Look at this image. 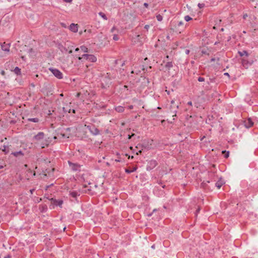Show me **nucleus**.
Masks as SVG:
<instances>
[{"instance_id":"f257e3e1","label":"nucleus","mask_w":258,"mask_h":258,"mask_svg":"<svg viewBox=\"0 0 258 258\" xmlns=\"http://www.w3.org/2000/svg\"><path fill=\"white\" fill-rule=\"evenodd\" d=\"M75 56L81 62H83L85 60L91 62H95L97 61V57L93 54H84L81 56L80 54H75Z\"/></svg>"},{"instance_id":"f03ea898","label":"nucleus","mask_w":258,"mask_h":258,"mask_svg":"<svg viewBox=\"0 0 258 258\" xmlns=\"http://www.w3.org/2000/svg\"><path fill=\"white\" fill-rule=\"evenodd\" d=\"M145 62L144 64L140 65L138 66L142 71H143V73H145L146 72H151L152 67L150 66L149 60H148L147 57H146L144 59Z\"/></svg>"},{"instance_id":"7ed1b4c3","label":"nucleus","mask_w":258,"mask_h":258,"mask_svg":"<svg viewBox=\"0 0 258 258\" xmlns=\"http://www.w3.org/2000/svg\"><path fill=\"white\" fill-rule=\"evenodd\" d=\"M153 142V140H144L141 145L138 144L136 147L138 148V146H141L142 147V150L146 149L149 150L152 148Z\"/></svg>"},{"instance_id":"20e7f679","label":"nucleus","mask_w":258,"mask_h":258,"mask_svg":"<svg viewBox=\"0 0 258 258\" xmlns=\"http://www.w3.org/2000/svg\"><path fill=\"white\" fill-rule=\"evenodd\" d=\"M85 127H86L93 136H97L100 134V131L95 127L94 124H85Z\"/></svg>"},{"instance_id":"39448f33","label":"nucleus","mask_w":258,"mask_h":258,"mask_svg":"<svg viewBox=\"0 0 258 258\" xmlns=\"http://www.w3.org/2000/svg\"><path fill=\"white\" fill-rule=\"evenodd\" d=\"M68 164L71 170L74 172H80L81 171V167L82 165L79 164L77 163H73L70 161H68Z\"/></svg>"},{"instance_id":"423d86ee","label":"nucleus","mask_w":258,"mask_h":258,"mask_svg":"<svg viewBox=\"0 0 258 258\" xmlns=\"http://www.w3.org/2000/svg\"><path fill=\"white\" fill-rule=\"evenodd\" d=\"M49 201L51 202L52 205L50 206V208L51 209L54 208L55 206H58L60 208L62 207V205L63 203V201L62 200H56L54 198H51L49 199Z\"/></svg>"},{"instance_id":"0eeeda50","label":"nucleus","mask_w":258,"mask_h":258,"mask_svg":"<svg viewBox=\"0 0 258 258\" xmlns=\"http://www.w3.org/2000/svg\"><path fill=\"white\" fill-rule=\"evenodd\" d=\"M49 70L51 72V73L57 79H61L63 78L62 73L58 69L50 68H49Z\"/></svg>"},{"instance_id":"6e6552de","label":"nucleus","mask_w":258,"mask_h":258,"mask_svg":"<svg viewBox=\"0 0 258 258\" xmlns=\"http://www.w3.org/2000/svg\"><path fill=\"white\" fill-rule=\"evenodd\" d=\"M157 165V162L155 160H151L149 161L146 167V169L148 171H150L154 169Z\"/></svg>"},{"instance_id":"1a4fd4ad","label":"nucleus","mask_w":258,"mask_h":258,"mask_svg":"<svg viewBox=\"0 0 258 258\" xmlns=\"http://www.w3.org/2000/svg\"><path fill=\"white\" fill-rule=\"evenodd\" d=\"M241 62L242 66L246 69H247L249 67H250L253 62L252 60H249L248 59H245L244 57L242 58Z\"/></svg>"},{"instance_id":"9d476101","label":"nucleus","mask_w":258,"mask_h":258,"mask_svg":"<svg viewBox=\"0 0 258 258\" xmlns=\"http://www.w3.org/2000/svg\"><path fill=\"white\" fill-rule=\"evenodd\" d=\"M143 71L139 67H135L133 70L132 71V74H135L136 75H142L144 73H142Z\"/></svg>"},{"instance_id":"9b49d317","label":"nucleus","mask_w":258,"mask_h":258,"mask_svg":"<svg viewBox=\"0 0 258 258\" xmlns=\"http://www.w3.org/2000/svg\"><path fill=\"white\" fill-rule=\"evenodd\" d=\"M44 137V134L43 132H39L37 135L34 136V139L36 141H39L43 139Z\"/></svg>"},{"instance_id":"f8f14e48","label":"nucleus","mask_w":258,"mask_h":258,"mask_svg":"<svg viewBox=\"0 0 258 258\" xmlns=\"http://www.w3.org/2000/svg\"><path fill=\"white\" fill-rule=\"evenodd\" d=\"M244 126L246 128H249L253 125V122L250 118H248L247 120H245L244 122Z\"/></svg>"},{"instance_id":"ddd939ff","label":"nucleus","mask_w":258,"mask_h":258,"mask_svg":"<svg viewBox=\"0 0 258 258\" xmlns=\"http://www.w3.org/2000/svg\"><path fill=\"white\" fill-rule=\"evenodd\" d=\"M70 30L73 32H77L78 31V25L72 23L69 26Z\"/></svg>"},{"instance_id":"4468645a","label":"nucleus","mask_w":258,"mask_h":258,"mask_svg":"<svg viewBox=\"0 0 258 258\" xmlns=\"http://www.w3.org/2000/svg\"><path fill=\"white\" fill-rule=\"evenodd\" d=\"M79 50H81L83 52H88L89 50L87 46L85 45H81L80 48H76L75 49V51L78 52Z\"/></svg>"},{"instance_id":"2eb2a0df","label":"nucleus","mask_w":258,"mask_h":258,"mask_svg":"<svg viewBox=\"0 0 258 258\" xmlns=\"http://www.w3.org/2000/svg\"><path fill=\"white\" fill-rule=\"evenodd\" d=\"M10 43H5L1 45L2 49L4 51L9 52L10 51Z\"/></svg>"},{"instance_id":"dca6fc26","label":"nucleus","mask_w":258,"mask_h":258,"mask_svg":"<svg viewBox=\"0 0 258 258\" xmlns=\"http://www.w3.org/2000/svg\"><path fill=\"white\" fill-rule=\"evenodd\" d=\"M62 110H63V111L64 113H67V112L71 113L72 111L73 113H75V110L74 109L72 110L71 108H70V106H68V105H66V107H63Z\"/></svg>"},{"instance_id":"f3484780","label":"nucleus","mask_w":258,"mask_h":258,"mask_svg":"<svg viewBox=\"0 0 258 258\" xmlns=\"http://www.w3.org/2000/svg\"><path fill=\"white\" fill-rule=\"evenodd\" d=\"M238 54L241 56L243 57L244 56H245L246 57H248L249 55V54L246 50H242V51H238Z\"/></svg>"},{"instance_id":"a211bd4d","label":"nucleus","mask_w":258,"mask_h":258,"mask_svg":"<svg viewBox=\"0 0 258 258\" xmlns=\"http://www.w3.org/2000/svg\"><path fill=\"white\" fill-rule=\"evenodd\" d=\"M69 195L73 198L76 199L78 196H80V194L78 192L76 191H70Z\"/></svg>"},{"instance_id":"6ab92c4d","label":"nucleus","mask_w":258,"mask_h":258,"mask_svg":"<svg viewBox=\"0 0 258 258\" xmlns=\"http://www.w3.org/2000/svg\"><path fill=\"white\" fill-rule=\"evenodd\" d=\"M11 154L16 157H18L19 156H24V153L22 151L12 152Z\"/></svg>"},{"instance_id":"aec40b11","label":"nucleus","mask_w":258,"mask_h":258,"mask_svg":"<svg viewBox=\"0 0 258 258\" xmlns=\"http://www.w3.org/2000/svg\"><path fill=\"white\" fill-rule=\"evenodd\" d=\"M0 149H2L5 154H8L9 152V148L8 146L4 145L2 147V148Z\"/></svg>"},{"instance_id":"412c9836","label":"nucleus","mask_w":258,"mask_h":258,"mask_svg":"<svg viewBox=\"0 0 258 258\" xmlns=\"http://www.w3.org/2000/svg\"><path fill=\"white\" fill-rule=\"evenodd\" d=\"M49 138H48V140H46L45 142L41 143V146L42 148H44L45 147H47L49 145V144L50 143V141L49 140Z\"/></svg>"},{"instance_id":"4be33fe9","label":"nucleus","mask_w":258,"mask_h":258,"mask_svg":"<svg viewBox=\"0 0 258 258\" xmlns=\"http://www.w3.org/2000/svg\"><path fill=\"white\" fill-rule=\"evenodd\" d=\"M115 110L119 113L123 112L124 110V107L121 106H118L115 108Z\"/></svg>"},{"instance_id":"5701e85b","label":"nucleus","mask_w":258,"mask_h":258,"mask_svg":"<svg viewBox=\"0 0 258 258\" xmlns=\"http://www.w3.org/2000/svg\"><path fill=\"white\" fill-rule=\"evenodd\" d=\"M223 183H224L222 180H219L215 183V186L217 187L218 189H220Z\"/></svg>"},{"instance_id":"b1692460","label":"nucleus","mask_w":258,"mask_h":258,"mask_svg":"<svg viewBox=\"0 0 258 258\" xmlns=\"http://www.w3.org/2000/svg\"><path fill=\"white\" fill-rule=\"evenodd\" d=\"M165 68L166 69H167L168 70H169L171 68L173 67V63L172 61H169V62H167L166 64H165Z\"/></svg>"},{"instance_id":"393cba45","label":"nucleus","mask_w":258,"mask_h":258,"mask_svg":"<svg viewBox=\"0 0 258 258\" xmlns=\"http://www.w3.org/2000/svg\"><path fill=\"white\" fill-rule=\"evenodd\" d=\"M28 121L33 122H38L39 121V118H29L27 119Z\"/></svg>"},{"instance_id":"a878e982","label":"nucleus","mask_w":258,"mask_h":258,"mask_svg":"<svg viewBox=\"0 0 258 258\" xmlns=\"http://www.w3.org/2000/svg\"><path fill=\"white\" fill-rule=\"evenodd\" d=\"M14 72L17 75H20L21 74V69L19 67H16L15 68V69L14 70Z\"/></svg>"},{"instance_id":"bb28decb","label":"nucleus","mask_w":258,"mask_h":258,"mask_svg":"<svg viewBox=\"0 0 258 258\" xmlns=\"http://www.w3.org/2000/svg\"><path fill=\"white\" fill-rule=\"evenodd\" d=\"M137 167H134L132 170H130L129 169L126 168V169H125V172L126 173L130 174V173H131L132 172H133L137 170Z\"/></svg>"},{"instance_id":"cd10ccee","label":"nucleus","mask_w":258,"mask_h":258,"mask_svg":"<svg viewBox=\"0 0 258 258\" xmlns=\"http://www.w3.org/2000/svg\"><path fill=\"white\" fill-rule=\"evenodd\" d=\"M98 15L101 17L104 20H107V17H106V15L102 13V12H99L98 13Z\"/></svg>"},{"instance_id":"c85d7f7f","label":"nucleus","mask_w":258,"mask_h":258,"mask_svg":"<svg viewBox=\"0 0 258 258\" xmlns=\"http://www.w3.org/2000/svg\"><path fill=\"white\" fill-rule=\"evenodd\" d=\"M156 17L158 21L161 22L163 20V17L160 14L157 15Z\"/></svg>"},{"instance_id":"c756f323","label":"nucleus","mask_w":258,"mask_h":258,"mask_svg":"<svg viewBox=\"0 0 258 258\" xmlns=\"http://www.w3.org/2000/svg\"><path fill=\"white\" fill-rule=\"evenodd\" d=\"M184 20L186 22H188L189 21L191 20L192 18L188 15H186L184 18Z\"/></svg>"},{"instance_id":"7c9ffc66","label":"nucleus","mask_w":258,"mask_h":258,"mask_svg":"<svg viewBox=\"0 0 258 258\" xmlns=\"http://www.w3.org/2000/svg\"><path fill=\"white\" fill-rule=\"evenodd\" d=\"M222 153L223 154H224V157L225 158H228L229 157V151L226 152V151H222Z\"/></svg>"},{"instance_id":"2f4dec72","label":"nucleus","mask_w":258,"mask_h":258,"mask_svg":"<svg viewBox=\"0 0 258 258\" xmlns=\"http://www.w3.org/2000/svg\"><path fill=\"white\" fill-rule=\"evenodd\" d=\"M198 6L199 9H201L205 7V4L204 3H199Z\"/></svg>"},{"instance_id":"473e14b6","label":"nucleus","mask_w":258,"mask_h":258,"mask_svg":"<svg viewBox=\"0 0 258 258\" xmlns=\"http://www.w3.org/2000/svg\"><path fill=\"white\" fill-rule=\"evenodd\" d=\"M47 210V207L46 205L42 206V212H46Z\"/></svg>"},{"instance_id":"72a5a7b5","label":"nucleus","mask_w":258,"mask_h":258,"mask_svg":"<svg viewBox=\"0 0 258 258\" xmlns=\"http://www.w3.org/2000/svg\"><path fill=\"white\" fill-rule=\"evenodd\" d=\"M115 161L117 162H124V160L122 159L120 157H118L117 159L115 160Z\"/></svg>"},{"instance_id":"f704fd0d","label":"nucleus","mask_w":258,"mask_h":258,"mask_svg":"<svg viewBox=\"0 0 258 258\" xmlns=\"http://www.w3.org/2000/svg\"><path fill=\"white\" fill-rule=\"evenodd\" d=\"M198 81L199 82H204L205 81V79L204 77H199L198 78Z\"/></svg>"},{"instance_id":"c9c22d12","label":"nucleus","mask_w":258,"mask_h":258,"mask_svg":"<svg viewBox=\"0 0 258 258\" xmlns=\"http://www.w3.org/2000/svg\"><path fill=\"white\" fill-rule=\"evenodd\" d=\"M200 210H201V208L200 207H198V208L196 210V211L195 213V215L196 217H197L198 214L200 212Z\"/></svg>"},{"instance_id":"e433bc0d","label":"nucleus","mask_w":258,"mask_h":258,"mask_svg":"<svg viewBox=\"0 0 258 258\" xmlns=\"http://www.w3.org/2000/svg\"><path fill=\"white\" fill-rule=\"evenodd\" d=\"M113 39L115 41H117L119 39V37L117 34H114L113 36Z\"/></svg>"},{"instance_id":"4c0bfd02","label":"nucleus","mask_w":258,"mask_h":258,"mask_svg":"<svg viewBox=\"0 0 258 258\" xmlns=\"http://www.w3.org/2000/svg\"><path fill=\"white\" fill-rule=\"evenodd\" d=\"M144 80H145V83H146L147 85H148L149 83H150L149 79L147 78L146 77H144Z\"/></svg>"},{"instance_id":"58836bf2","label":"nucleus","mask_w":258,"mask_h":258,"mask_svg":"<svg viewBox=\"0 0 258 258\" xmlns=\"http://www.w3.org/2000/svg\"><path fill=\"white\" fill-rule=\"evenodd\" d=\"M183 24V22L182 21H180L178 23V26H180L182 25Z\"/></svg>"},{"instance_id":"ea45409f","label":"nucleus","mask_w":258,"mask_h":258,"mask_svg":"<svg viewBox=\"0 0 258 258\" xmlns=\"http://www.w3.org/2000/svg\"><path fill=\"white\" fill-rule=\"evenodd\" d=\"M135 136V134H132L131 135H128V138L129 139H131L132 138V137L134 136Z\"/></svg>"},{"instance_id":"a19ab883","label":"nucleus","mask_w":258,"mask_h":258,"mask_svg":"<svg viewBox=\"0 0 258 258\" xmlns=\"http://www.w3.org/2000/svg\"><path fill=\"white\" fill-rule=\"evenodd\" d=\"M35 188H32L30 190V192L31 194H33V192L35 191Z\"/></svg>"},{"instance_id":"79ce46f5","label":"nucleus","mask_w":258,"mask_h":258,"mask_svg":"<svg viewBox=\"0 0 258 258\" xmlns=\"http://www.w3.org/2000/svg\"><path fill=\"white\" fill-rule=\"evenodd\" d=\"M133 108H134V106L133 105H131L128 106V109H133Z\"/></svg>"},{"instance_id":"37998d69","label":"nucleus","mask_w":258,"mask_h":258,"mask_svg":"<svg viewBox=\"0 0 258 258\" xmlns=\"http://www.w3.org/2000/svg\"><path fill=\"white\" fill-rule=\"evenodd\" d=\"M149 27H150V26L149 25H146L144 27V28L148 30Z\"/></svg>"},{"instance_id":"c03bdc74","label":"nucleus","mask_w":258,"mask_h":258,"mask_svg":"<svg viewBox=\"0 0 258 258\" xmlns=\"http://www.w3.org/2000/svg\"><path fill=\"white\" fill-rule=\"evenodd\" d=\"M189 50L188 49H186L185 51V54H188L189 53Z\"/></svg>"},{"instance_id":"a18cd8bd","label":"nucleus","mask_w":258,"mask_h":258,"mask_svg":"<svg viewBox=\"0 0 258 258\" xmlns=\"http://www.w3.org/2000/svg\"><path fill=\"white\" fill-rule=\"evenodd\" d=\"M63 2L66 3H71L73 0H62Z\"/></svg>"},{"instance_id":"49530a36","label":"nucleus","mask_w":258,"mask_h":258,"mask_svg":"<svg viewBox=\"0 0 258 258\" xmlns=\"http://www.w3.org/2000/svg\"><path fill=\"white\" fill-rule=\"evenodd\" d=\"M144 7H146V8H148V6H149V5H148V3H145L144 4Z\"/></svg>"},{"instance_id":"de8ad7c7","label":"nucleus","mask_w":258,"mask_h":258,"mask_svg":"<svg viewBox=\"0 0 258 258\" xmlns=\"http://www.w3.org/2000/svg\"><path fill=\"white\" fill-rule=\"evenodd\" d=\"M157 183H158L159 184H160V185H162V181L161 180H158V181H157Z\"/></svg>"},{"instance_id":"09e8293b","label":"nucleus","mask_w":258,"mask_h":258,"mask_svg":"<svg viewBox=\"0 0 258 258\" xmlns=\"http://www.w3.org/2000/svg\"><path fill=\"white\" fill-rule=\"evenodd\" d=\"M187 105L189 106H192V102L191 101H188L187 103Z\"/></svg>"},{"instance_id":"8fccbe9b","label":"nucleus","mask_w":258,"mask_h":258,"mask_svg":"<svg viewBox=\"0 0 258 258\" xmlns=\"http://www.w3.org/2000/svg\"><path fill=\"white\" fill-rule=\"evenodd\" d=\"M153 214V212L150 214H148L147 215L148 217H151Z\"/></svg>"},{"instance_id":"3c124183","label":"nucleus","mask_w":258,"mask_h":258,"mask_svg":"<svg viewBox=\"0 0 258 258\" xmlns=\"http://www.w3.org/2000/svg\"><path fill=\"white\" fill-rule=\"evenodd\" d=\"M60 135H61V136H62V137H63V138H65V137H66L65 135H64V134H60Z\"/></svg>"},{"instance_id":"603ef678","label":"nucleus","mask_w":258,"mask_h":258,"mask_svg":"<svg viewBox=\"0 0 258 258\" xmlns=\"http://www.w3.org/2000/svg\"><path fill=\"white\" fill-rule=\"evenodd\" d=\"M141 152H142V151L140 150L139 151V152L137 153V154L138 155L139 154H141Z\"/></svg>"},{"instance_id":"864d4df0","label":"nucleus","mask_w":258,"mask_h":258,"mask_svg":"<svg viewBox=\"0 0 258 258\" xmlns=\"http://www.w3.org/2000/svg\"><path fill=\"white\" fill-rule=\"evenodd\" d=\"M4 168V166L0 165V169H3Z\"/></svg>"},{"instance_id":"5fc2aeb1","label":"nucleus","mask_w":258,"mask_h":258,"mask_svg":"<svg viewBox=\"0 0 258 258\" xmlns=\"http://www.w3.org/2000/svg\"><path fill=\"white\" fill-rule=\"evenodd\" d=\"M224 75L229 76V74H228V73H224Z\"/></svg>"},{"instance_id":"6e6d98bb","label":"nucleus","mask_w":258,"mask_h":258,"mask_svg":"<svg viewBox=\"0 0 258 258\" xmlns=\"http://www.w3.org/2000/svg\"><path fill=\"white\" fill-rule=\"evenodd\" d=\"M51 185H52V184H50V185H49L47 186H46V189H47V188H49V187L50 186H51Z\"/></svg>"},{"instance_id":"4d7b16f0","label":"nucleus","mask_w":258,"mask_h":258,"mask_svg":"<svg viewBox=\"0 0 258 258\" xmlns=\"http://www.w3.org/2000/svg\"><path fill=\"white\" fill-rule=\"evenodd\" d=\"M215 58H212V59H211V61H215Z\"/></svg>"},{"instance_id":"13d9d810","label":"nucleus","mask_w":258,"mask_h":258,"mask_svg":"<svg viewBox=\"0 0 258 258\" xmlns=\"http://www.w3.org/2000/svg\"><path fill=\"white\" fill-rule=\"evenodd\" d=\"M114 29H115V27H113L112 29H111V32H113Z\"/></svg>"},{"instance_id":"bf43d9fd","label":"nucleus","mask_w":258,"mask_h":258,"mask_svg":"<svg viewBox=\"0 0 258 258\" xmlns=\"http://www.w3.org/2000/svg\"><path fill=\"white\" fill-rule=\"evenodd\" d=\"M247 16V15L246 14L244 15L243 16V18L245 19Z\"/></svg>"},{"instance_id":"052dcab7","label":"nucleus","mask_w":258,"mask_h":258,"mask_svg":"<svg viewBox=\"0 0 258 258\" xmlns=\"http://www.w3.org/2000/svg\"><path fill=\"white\" fill-rule=\"evenodd\" d=\"M125 64V61H123L122 64H121V66H123V65H124Z\"/></svg>"},{"instance_id":"680f3d73","label":"nucleus","mask_w":258,"mask_h":258,"mask_svg":"<svg viewBox=\"0 0 258 258\" xmlns=\"http://www.w3.org/2000/svg\"><path fill=\"white\" fill-rule=\"evenodd\" d=\"M33 50L32 48L29 49V52H31Z\"/></svg>"},{"instance_id":"e2e57ef3","label":"nucleus","mask_w":258,"mask_h":258,"mask_svg":"<svg viewBox=\"0 0 258 258\" xmlns=\"http://www.w3.org/2000/svg\"><path fill=\"white\" fill-rule=\"evenodd\" d=\"M162 188H164L165 187V185H164V184L162 185Z\"/></svg>"},{"instance_id":"0e129e2a","label":"nucleus","mask_w":258,"mask_h":258,"mask_svg":"<svg viewBox=\"0 0 258 258\" xmlns=\"http://www.w3.org/2000/svg\"><path fill=\"white\" fill-rule=\"evenodd\" d=\"M72 53V50H70V51H69V53L71 54V53Z\"/></svg>"},{"instance_id":"69168bd1","label":"nucleus","mask_w":258,"mask_h":258,"mask_svg":"<svg viewBox=\"0 0 258 258\" xmlns=\"http://www.w3.org/2000/svg\"><path fill=\"white\" fill-rule=\"evenodd\" d=\"M156 211H157V209H155L153 210L152 212L154 213V212H156Z\"/></svg>"},{"instance_id":"338daca9","label":"nucleus","mask_w":258,"mask_h":258,"mask_svg":"<svg viewBox=\"0 0 258 258\" xmlns=\"http://www.w3.org/2000/svg\"><path fill=\"white\" fill-rule=\"evenodd\" d=\"M10 255H8L7 256H5V258H10Z\"/></svg>"},{"instance_id":"774afa93","label":"nucleus","mask_w":258,"mask_h":258,"mask_svg":"<svg viewBox=\"0 0 258 258\" xmlns=\"http://www.w3.org/2000/svg\"><path fill=\"white\" fill-rule=\"evenodd\" d=\"M1 73L2 75H4L5 74V72L3 71Z\"/></svg>"}]
</instances>
